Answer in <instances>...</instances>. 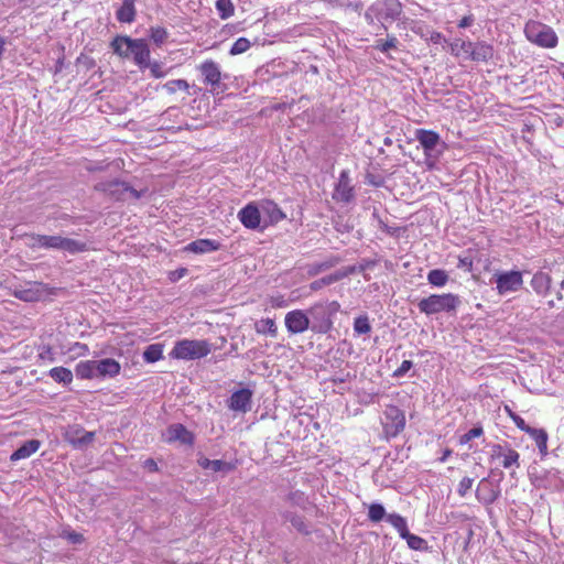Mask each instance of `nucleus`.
Masks as SVG:
<instances>
[{
  "mask_svg": "<svg viewBox=\"0 0 564 564\" xmlns=\"http://www.w3.org/2000/svg\"><path fill=\"white\" fill-rule=\"evenodd\" d=\"M382 425L386 434L390 437L399 435L405 426L404 412L397 405H387L383 412Z\"/></svg>",
  "mask_w": 564,
  "mask_h": 564,
  "instance_id": "obj_9",
  "label": "nucleus"
},
{
  "mask_svg": "<svg viewBox=\"0 0 564 564\" xmlns=\"http://www.w3.org/2000/svg\"><path fill=\"white\" fill-rule=\"evenodd\" d=\"M494 57V47L485 42H477L471 51V59L475 62H488Z\"/></svg>",
  "mask_w": 564,
  "mask_h": 564,
  "instance_id": "obj_30",
  "label": "nucleus"
},
{
  "mask_svg": "<svg viewBox=\"0 0 564 564\" xmlns=\"http://www.w3.org/2000/svg\"><path fill=\"white\" fill-rule=\"evenodd\" d=\"M260 208L262 214L268 217L270 224H278L286 217L282 209L273 200H262L260 203Z\"/></svg>",
  "mask_w": 564,
  "mask_h": 564,
  "instance_id": "obj_24",
  "label": "nucleus"
},
{
  "mask_svg": "<svg viewBox=\"0 0 564 564\" xmlns=\"http://www.w3.org/2000/svg\"><path fill=\"white\" fill-rule=\"evenodd\" d=\"M412 367H413V362L411 360H403L401 366L394 370L393 377H395V378L403 377Z\"/></svg>",
  "mask_w": 564,
  "mask_h": 564,
  "instance_id": "obj_56",
  "label": "nucleus"
},
{
  "mask_svg": "<svg viewBox=\"0 0 564 564\" xmlns=\"http://www.w3.org/2000/svg\"><path fill=\"white\" fill-rule=\"evenodd\" d=\"M132 40L133 39L128 35H117L111 41L110 47L112 52L121 58H130L129 42H132Z\"/></svg>",
  "mask_w": 564,
  "mask_h": 564,
  "instance_id": "obj_27",
  "label": "nucleus"
},
{
  "mask_svg": "<svg viewBox=\"0 0 564 564\" xmlns=\"http://www.w3.org/2000/svg\"><path fill=\"white\" fill-rule=\"evenodd\" d=\"M505 411L508 413V415L511 417V420L513 421L518 429H520L523 432L528 431L529 425L520 415L514 413L508 405L505 406Z\"/></svg>",
  "mask_w": 564,
  "mask_h": 564,
  "instance_id": "obj_52",
  "label": "nucleus"
},
{
  "mask_svg": "<svg viewBox=\"0 0 564 564\" xmlns=\"http://www.w3.org/2000/svg\"><path fill=\"white\" fill-rule=\"evenodd\" d=\"M415 138L423 147L426 154L432 152L441 141L438 133L425 129H417L415 131Z\"/></svg>",
  "mask_w": 564,
  "mask_h": 564,
  "instance_id": "obj_22",
  "label": "nucleus"
},
{
  "mask_svg": "<svg viewBox=\"0 0 564 564\" xmlns=\"http://www.w3.org/2000/svg\"><path fill=\"white\" fill-rule=\"evenodd\" d=\"M482 433H484L482 426L476 425L473 429H470L467 433H465L464 435L460 436L459 443L462 445L467 444L473 438L481 436Z\"/></svg>",
  "mask_w": 564,
  "mask_h": 564,
  "instance_id": "obj_51",
  "label": "nucleus"
},
{
  "mask_svg": "<svg viewBox=\"0 0 564 564\" xmlns=\"http://www.w3.org/2000/svg\"><path fill=\"white\" fill-rule=\"evenodd\" d=\"M186 273H187V269L180 268L175 271L170 272L169 279L172 282H175V281L180 280L181 278H183Z\"/></svg>",
  "mask_w": 564,
  "mask_h": 564,
  "instance_id": "obj_58",
  "label": "nucleus"
},
{
  "mask_svg": "<svg viewBox=\"0 0 564 564\" xmlns=\"http://www.w3.org/2000/svg\"><path fill=\"white\" fill-rule=\"evenodd\" d=\"M502 456H503L502 466L505 468H510L512 465H516L517 467H519L520 455L517 451L509 447Z\"/></svg>",
  "mask_w": 564,
  "mask_h": 564,
  "instance_id": "obj_47",
  "label": "nucleus"
},
{
  "mask_svg": "<svg viewBox=\"0 0 564 564\" xmlns=\"http://www.w3.org/2000/svg\"><path fill=\"white\" fill-rule=\"evenodd\" d=\"M397 42H398L397 39L394 36H391V37H389L384 42L378 41L377 45H376V48L379 50L382 53H386V52H388L391 48H395L397 47Z\"/></svg>",
  "mask_w": 564,
  "mask_h": 564,
  "instance_id": "obj_54",
  "label": "nucleus"
},
{
  "mask_svg": "<svg viewBox=\"0 0 564 564\" xmlns=\"http://www.w3.org/2000/svg\"><path fill=\"white\" fill-rule=\"evenodd\" d=\"M261 208L250 203L238 213L241 224L248 229H257L261 221Z\"/></svg>",
  "mask_w": 564,
  "mask_h": 564,
  "instance_id": "obj_17",
  "label": "nucleus"
},
{
  "mask_svg": "<svg viewBox=\"0 0 564 564\" xmlns=\"http://www.w3.org/2000/svg\"><path fill=\"white\" fill-rule=\"evenodd\" d=\"M427 281L434 286H444L448 281V274L445 270L433 269L427 273Z\"/></svg>",
  "mask_w": 564,
  "mask_h": 564,
  "instance_id": "obj_38",
  "label": "nucleus"
},
{
  "mask_svg": "<svg viewBox=\"0 0 564 564\" xmlns=\"http://www.w3.org/2000/svg\"><path fill=\"white\" fill-rule=\"evenodd\" d=\"M96 378H113L120 373V364L112 359L106 358L101 360H95Z\"/></svg>",
  "mask_w": 564,
  "mask_h": 564,
  "instance_id": "obj_18",
  "label": "nucleus"
},
{
  "mask_svg": "<svg viewBox=\"0 0 564 564\" xmlns=\"http://www.w3.org/2000/svg\"><path fill=\"white\" fill-rule=\"evenodd\" d=\"M64 437L74 448L84 449L94 442L95 432H87L80 426H72L66 431Z\"/></svg>",
  "mask_w": 564,
  "mask_h": 564,
  "instance_id": "obj_13",
  "label": "nucleus"
},
{
  "mask_svg": "<svg viewBox=\"0 0 564 564\" xmlns=\"http://www.w3.org/2000/svg\"><path fill=\"white\" fill-rule=\"evenodd\" d=\"M345 276H347V273L335 272L333 274H329V275L323 276L322 279L313 281L310 284V289L312 291H318L322 288H324L325 285H330V284L341 280Z\"/></svg>",
  "mask_w": 564,
  "mask_h": 564,
  "instance_id": "obj_35",
  "label": "nucleus"
},
{
  "mask_svg": "<svg viewBox=\"0 0 564 564\" xmlns=\"http://www.w3.org/2000/svg\"><path fill=\"white\" fill-rule=\"evenodd\" d=\"M503 454H505L503 447L500 444H494L491 446V458L492 459L501 457Z\"/></svg>",
  "mask_w": 564,
  "mask_h": 564,
  "instance_id": "obj_60",
  "label": "nucleus"
},
{
  "mask_svg": "<svg viewBox=\"0 0 564 564\" xmlns=\"http://www.w3.org/2000/svg\"><path fill=\"white\" fill-rule=\"evenodd\" d=\"M386 519L393 528L397 529L402 539L410 533L405 519L400 514L391 513L388 514Z\"/></svg>",
  "mask_w": 564,
  "mask_h": 564,
  "instance_id": "obj_36",
  "label": "nucleus"
},
{
  "mask_svg": "<svg viewBox=\"0 0 564 564\" xmlns=\"http://www.w3.org/2000/svg\"><path fill=\"white\" fill-rule=\"evenodd\" d=\"M63 538H65L68 542L73 544H80L84 542L83 534L75 532V531H67L62 534Z\"/></svg>",
  "mask_w": 564,
  "mask_h": 564,
  "instance_id": "obj_55",
  "label": "nucleus"
},
{
  "mask_svg": "<svg viewBox=\"0 0 564 564\" xmlns=\"http://www.w3.org/2000/svg\"><path fill=\"white\" fill-rule=\"evenodd\" d=\"M95 189L107 194L115 200L139 199L141 197L140 192L119 180L99 182L95 185Z\"/></svg>",
  "mask_w": 564,
  "mask_h": 564,
  "instance_id": "obj_7",
  "label": "nucleus"
},
{
  "mask_svg": "<svg viewBox=\"0 0 564 564\" xmlns=\"http://www.w3.org/2000/svg\"><path fill=\"white\" fill-rule=\"evenodd\" d=\"M530 285L539 296L545 297L551 291L552 278L549 273L540 270L533 274Z\"/></svg>",
  "mask_w": 564,
  "mask_h": 564,
  "instance_id": "obj_20",
  "label": "nucleus"
},
{
  "mask_svg": "<svg viewBox=\"0 0 564 564\" xmlns=\"http://www.w3.org/2000/svg\"><path fill=\"white\" fill-rule=\"evenodd\" d=\"M46 292V285L42 282L29 281L24 285L14 286L12 294L24 302H36Z\"/></svg>",
  "mask_w": 564,
  "mask_h": 564,
  "instance_id": "obj_10",
  "label": "nucleus"
},
{
  "mask_svg": "<svg viewBox=\"0 0 564 564\" xmlns=\"http://www.w3.org/2000/svg\"><path fill=\"white\" fill-rule=\"evenodd\" d=\"M207 340L182 339L175 343L170 357L182 360H195L206 357L210 352Z\"/></svg>",
  "mask_w": 564,
  "mask_h": 564,
  "instance_id": "obj_5",
  "label": "nucleus"
},
{
  "mask_svg": "<svg viewBox=\"0 0 564 564\" xmlns=\"http://www.w3.org/2000/svg\"><path fill=\"white\" fill-rule=\"evenodd\" d=\"M28 247L31 249L57 250L68 254H77L88 250L87 242L59 235H26Z\"/></svg>",
  "mask_w": 564,
  "mask_h": 564,
  "instance_id": "obj_1",
  "label": "nucleus"
},
{
  "mask_svg": "<svg viewBox=\"0 0 564 564\" xmlns=\"http://www.w3.org/2000/svg\"><path fill=\"white\" fill-rule=\"evenodd\" d=\"M48 376L57 383L69 384L73 381V372L65 367L52 368Z\"/></svg>",
  "mask_w": 564,
  "mask_h": 564,
  "instance_id": "obj_34",
  "label": "nucleus"
},
{
  "mask_svg": "<svg viewBox=\"0 0 564 564\" xmlns=\"http://www.w3.org/2000/svg\"><path fill=\"white\" fill-rule=\"evenodd\" d=\"M143 467L151 473H155L159 470L158 464L153 458H148L143 463Z\"/></svg>",
  "mask_w": 564,
  "mask_h": 564,
  "instance_id": "obj_59",
  "label": "nucleus"
},
{
  "mask_svg": "<svg viewBox=\"0 0 564 564\" xmlns=\"http://www.w3.org/2000/svg\"><path fill=\"white\" fill-rule=\"evenodd\" d=\"M337 301L317 302L306 312L311 319V330L315 334H327L333 328V316L339 311Z\"/></svg>",
  "mask_w": 564,
  "mask_h": 564,
  "instance_id": "obj_2",
  "label": "nucleus"
},
{
  "mask_svg": "<svg viewBox=\"0 0 564 564\" xmlns=\"http://www.w3.org/2000/svg\"><path fill=\"white\" fill-rule=\"evenodd\" d=\"M135 14L134 0H123L116 12V18L121 23H132L135 20Z\"/></svg>",
  "mask_w": 564,
  "mask_h": 564,
  "instance_id": "obj_29",
  "label": "nucleus"
},
{
  "mask_svg": "<svg viewBox=\"0 0 564 564\" xmlns=\"http://www.w3.org/2000/svg\"><path fill=\"white\" fill-rule=\"evenodd\" d=\"M163 88L166 89L169 94H174L177 90L188 91L189 85L185 79H173L169 80L163 85Z\"/></svg>",
  "mask_w": 564,
  "mask_h": 564,
  "instance_id": "obj_43",
  "label": "nucleus"
},
{
  "mask_svg": "<svg viewBox=\"0 0 564 564\" xmlns=\"http://www.w3.org/2000/svg\"><path fill=\"white\" fill-rule=\"evenodd\" d=\"M457 267L465 268L470 272L473 270V259L470 257H459Z\"/></svg>",
  "mask_w": 564,
  "mask_h": 564,
  "instance_id": "obj_57",
  "label": "nucleus"
},
{
  "mask_svg": "<svg viewBox=\"0 0 564 564\" xmlns=\"http://www.w3.org/2000/svg\"><path fill=\"white\" fill-rule=\"evenodd\" d=\"M41 446V442L39 440H29L24 442L19 448H17L10 456L12 462L25 459L30 457L32 454L37 452Z\"/></svg>",
  "mask_w": 564,
  "mask_h": 564,
  "instance_id": "obj_25",
  "label": "nucleus"
},
{
  "mask_svg": "<svg viewBox=\"0 0 564 564\" xmlns=\"http://www.w3.org/2000/svg\"><path fill=\"white\" fill-rule=\"evenodd\" d=\"M151 33V40L156 44L161 45L163 44L167 39V31L164 28L161 26H152L150 29Z\"/></svg>",
  "mask_w": 564,
  "mask_h": 564,
  "instance_id": "obj_49",
  "label": "nucleus"
},
{
  "mask_svg": "<svg viewBox=\"0 0 564 564\" xmlns=\"http://www.w3.org/2000/svg\"><path fill=\"white\" fill-rule=\"evenodd\" d=\"M169 442L180 441L185 445H193L194 435L183 424H172L167 429Z\"/></svg>",
  "mask_w": 564,
  "mask_h": 564,
  "instance_id": "obj_21",
  "label": "nucleus"
},
{
  "mask_svg": "<svg viewBox=\"0 0 564 564\" xmlns=\"http://www.w3.org/2000/svg\"><path fill=\"white\" fill-rule=\"evenodd\" d=\"M377 264L375 260L370 259H362L357 265H350L346 268V271L344 273L354 274V273H362L367 269H371Z\"/></svg>",
  "mask_w": 564,
  "mask_h": 564,
  "instance_id": "obj_45",
  "label": "nucleus"
},
{
  "mask_svg": "<svg viewBox=\"0 0 564 564\" xmlns=\"http://www.w3.org/2000/svg\"><path fill=\"white\" fill-rule=\"evenodd\" d=\"M488 486H489L488 478H482L477 487V490H476L478 500L481 501L484 505H491L499 497V491L489 489Z\"/></svg>",
  "mask_w": 564,
  "mask_h": 564,
  "instance_id": "obj_26",
  "label": "nucleus"
},
{
  "mask_svg": "<svg viewBox=\"0 0 564 564\" xmlns=\"http://www.w3.org/2000/svg\"><path fill=\"white\" fill-rule=\"evenodd\" d=\"M402 12V4L399 0H378L372 3L365 12V19L369 24L380 22L382 28L384 21L397 20Z\"/></svg>",
  "mask_w": 564,
  "mask_h": 564,
  "instance_id": "obj_4",
  "label": "nucleus"
},
{
  "mask_svg": "<svg viewBox=\"0 0 564 564\" xmlns=\"http://www.w3.org/2000/svg\"><path fill=\"white\" fill-rule=\"evenodd\" d=\"M338 263V258L332 257L323 262L312 263L307 267V273L310 275H317L318 273L326 271Z\"/></svg>",
  "mask_w": 564,
  "mask_h": 564,
  "instance_id": "obj_37",
  "label": "nucleus"
},
{
  "mask_svg": "<svg viewBox=\"0 0 564 564\" xmlns=\"http://www.w3.org/2000/svg\"><path fill=\"white\" fill-rule=\"evenodd\" d=\"M386 517V509L381 503H371L368 510V518L371 522H380Z\"/></svg>",
  "mask_w": 564,
  "mask_h": 564,
  "instance_id": "obj_44",
  "label": "nucleus"
},
{
  "mask_svg": "<svg viewBox=\"0 0 564 564\" xmlns=\"http://www.w3.org/2000/svg\"><path fill=\"white\" fill-rule=\"evenodd\" d=\"M254 330L258 334L276 337L278 327L273 318H262L254 323Z\"/></svg>",
  "mask_w": 564,
  "mask_h": 564,
  "instance_id": "obj_31",
  "label": "nucleus"
},
{
  "mask_svg": "<svg viewBox=\"0 0 564 564\" xmlns=\"http://www.w3.org/2000/svg\"><path fill=\"white\" fill-rule=\"evenodd\" d=\"M210 469L215 473L228 474L236 469V465L221 459H213Z\"/></svg>",
  "mask_w": 564,
  "mask_h": 564,
  "instance_id": "obj_46",
  "label": "nucleus"
},
{
  "mask_svg": "<svg viewBox=\"0 0 564 564\" xmlns=\"http://www.w3.org/2000/svg\"><path fill=\"white\" fill-rule=\"evenodd\" d=\"M216 9L219 13V17L224 20L230 18L235 11V7L231 0H217Z\"/></svg>",
  "mask_w": 564,
  "mask_h": 564,
  "instance_id": "obj_42",
  "label": "nucleus"
},
{
  "mask_svg": "<svg viewBox=\"0 0 564 564\" xmlns=\"http://www.w3.org/2000/svg\"><path fill=\"white\" fill-rule=\"evenodd\" d=\"M147 68L150 69V73L154 78H162L167 74V70L164 69L163 63L159 61H149V65Z\"/></svg>",
  "mask_w": 564,
  "mask_h": 564,
  "instance_id": "obj_50",
  "label": "nucleus"
},
{
  "mask_svg": "<svg viewBox=\"0 0 564 564\" xmlns=\"http://www.w3.org/2000/svg\"><path fill=\"white\" fill-rule=\"evenodd\" d=\"M284 324L290 334H302L311 329V319L307 312L293 310L285 314Z\"/></svg>",
  "mask_w": 564,
  "mask_h": 564,
  "instance_id": "obj_11",
  "label": "nucleus"
},
{
  "mask_svg": "<svg viewBox=\"0 0 564 564\" xmlns=\"http://www.w3.org/2000/svg\"><path fill=\"white\" fill-rule=\"evenodd\" d=\"M163 348L160 344H152L147 347V349L143 352V359L147 362H155L160 360L163 357Z\"/></svg>",
  "mask_w": 564,
  "mask_h": 564,
  "instance_id": "obj_39",
  "label": "nucleus"
},
{
  "mask_svg": "<svg viewBox=\"0 0 564 564\" xmlns=\"http://www.w3.org/2000/svg\"><path fill=\"white\" fill-rule=\"evenodd\" d=\"M280 516L284 522H290L299 533L303 535L312 533L311 525L303 516L291 510H284L280 512Z\"/></svg>",
  "mask_w": 564,
  "mask_h": 564,
  "instance_id": "obj_19",
  "label": "nucleus"
},
{
  "mask_svg": "<svg viewBox=\"0 0 564 564\" xmlns=\"http://www.w3.org/2000/svg\"><path fill=\"white\" fill-rule=\"evenodd\" d=\"M221 248V243L214 239H197L188 243L185 250L194 253H208L217 251Z\"/></svg>",
  "mask_w": 564,
  "mask_h": 564,
  "instance_id": "obj_23",
  "label": "nucleus"
},
{
  "mask_svg": "<svg viewBox=\"0 0 564 564\" xmlns=\"http://www.w3.org/2000/svg\"><path fill=\"white\" fill-rule=\"evenodd\" d=\"M129 45L130 58L140 69L147 68L150 61V48L147 41L144 39H133L132 42H129Z\"/></svg>",
  "mask_w": 564,
  "mask_h": 564,
  "instance_id": "obj_14",
  "label": "nucleus"
},
{
  "mask_svg": "<svg viewBox=\"0 0 564 564\" xmlns=\"http://www.w3.org/2000/svg\"><path fill=\"white\" fill-rule=\"evenodd\" d=\"M404 540L408 543V546L415 551H425L429 549L427 542L419 535L409 533L404 536Z\"/></svg>",
  "mask_w": 564,
  "mask_h": 564,
  "instance_id": "obj_41",
  "label": "nucleus"
},
{
  "mask_svg": "<svg viewBox=\"0 0 564 564\" xmlns=\"http://www.w3.org/2000/svg\"><path fill=\"white\" fill-rule=\"evenodd\" d=\"M271 304L273 307H285L288 305L283 296L272 297Z\"/></svg>",
  "mask_w": 564,
  "mask_h": 564,
  "instance_id": "obj_62",
  "label": "nucleus"
},
{
  "mask_svg": "<svg viewBox=\"0 0 564 564\" xmlns=\"http://www.w3.org/2000/svg\"><path fill=\"white\" fill-rule=\"evenodd\" d=\"M63 67H64V55H62V56L57 59V62H56V65H55V74H57V73L62 72Z\"/></svg>",
  "mask_w": 564,
  "mask_h": 564,
  "instance_id": "obj_64",
  "label": "nucleus"
},
{
  "mask_svg": "<svg viewBox=\"0 0 564 564\" xmlns=\"http://www.w3.org/2000/svg\"><path fill=\"white\" fill-rule=\"evenodd\" d=\"M212 459H208L206 457H202L198 459V465L203 468V469H210L212 467Z\"/></svg>",
  "mask_w": 564,
  "mask_h": 564,
  "instance_id": "obj_63",
  "label": "nucleus"
},
{
  "mask_svg": "<svg viewBox=\"0 0 564 564\" xmlns=\"http://www.w3.org/2000/svg\"><path fill=\"white\" fill-rule=\"evenodd\" d=\"M250 41L246 37H239L232 44L229 54L230 55H238L247 52L250 47Z\"/></svg>",
  "mask_w": 564,
  "mask_h": 564,
  "instance_id": "obj_48",
  "label": "nucleus"
},
{
  "mask_svg": "<svg viewBox=\"0 0 564 564\" xmlns=\"http://www.w3.org/2000/svg\"><path fill=\"white\" fill-rule=\"evenodd\" d=\"M354 330L358 335H368L371 332V325L367 315H360L355 318Z\"/></svg>",
  "mask_w": 564,
  "mask_h": 564,
  "instance_id": "obj_40",
  "label": "nucleus"
},
{
  "mask_svg": "<svg viewBox=\"0 0 564 564\" xmlns=\"http://www.w3.org/2000/svg\"><path fill=\"white\" fill-rule=\"evenodd\" d=\"M496 284L499 294L516 292L522 288V273L520 271H509L497 274Z\"/></svg>",
  "mask_w": 564,
  "mask_h": 564,
  "instance_id": "obj_12",
  "label": "nucleus"
},
{
  "mask_svg": "<svg viewBox=\"0 0 564 564\" xmlns=\"http://www.w3.org/2000/svg\"><path fill=\"white\" fill-rule=\"evenodd\" d=\"M284 501L288 502L291 507H297L303 511L307 510L308 507L312 505L308 496L301 490L290 491L285 496Z\"/></svg>",
  "mask_w": 564,
  "mask_h": 564,
  "instance_id": "obj_28",
  "label": "nucleus"
},
{
  "mask_svg": "<svg viewBox=\"0 0 564 564\" xmlns=\"http://www.w3.org/2000/svg\"><path fill=\"white\" fill-rule=\"evenodd\" d=\"M333 198L343 203H350L355 198L354 186L347 171L340 173Z\"/></svg>",
  "mask_w": 564,
  "mask_h": 564,
  "instance_id": "obj_15",
  "label": "nucleus"
},
{
  "mask_svg": "<svg viewBox=\"0 0 564 564\" xmlns=\"http://www.w3.org/2000/svg\"><path fill=\"white\" fill-rule=\"evenodd\" d=\"M476 47V43L474 42H463L462 50L464 53H466L469 58L471 59V51Z\"/></svg>",
  "mask_w": 564,
  "mask_h": 564,
  "instance_id": "obj_61",
  "label": "nucleus"
},
{
  "mask_svg": "<svg viewBox=\"0 0 564 564\" xmlns=\"http://www.w3.org/2000/svg\"><path fill=\"white\" fill-rule=\"evenodd\" d=\"M524 33L528 40L541 47L552 48L557 45V35L553 29L538 21L525 24Z\"/></svg>",
  "mask_w": 564,
  "mask_h": 564,
  "instance_id": "obj_6",
  "label": "nucleus"
},
{
  "mask_svg": "<svg viewBox=\"0 0 564 564\" xmlns=\"http://www.w3.org/2000/svg\"><path fill=\"white\" fill-rule=\"evenodd\" d=\"M76 376L80 379L96 378L95 360L79 361L75 368Z\"/></svg>",
  "mask_w": 564,
  "mask_h": 564,
  "instance_id": "obj_33",
  "label": "nucleus"
},
{
  "mask_svg": "<svg viewBox=\"0 0 564 564\" xmlns=\"http://www.w3.org/2000/svg\"><path fill=\"white\" fill-rule=\"evenodd\" d=\"M228 402L230 410L246 413L251 409L252 391L248 388L237 390L231 394Z\"/></svg>",
  "mask_w": 564,
  "mask_h": 564,
  "instance_id": "obj_16",
  "label": "nucleus"
},
{
  "mask_svg": "<svg viewBox=\"0 0 564 564\" xmlns=\"http://www.w3.org/2000/svg\"><path fill=\"white\" fill-rule=\"evenodd\" d=\"M197 69L203 77V83L210 86L212 93L219 94L227 89V85L221 84V79L228 76L221 74L220 67L215 61L207 59L203 62Z\"/></svg>",
  "mask_w": 564,
  "mask_h": 564,
  "instance_id": "obj_8",
  "label": "nucleus"
},
{
  "mask_svg": "<svg viewBox=\"0 0 564 564\" xmlns=\"http://www.w3.org/2000/svg\"><path fill=\"white\" fill-rule=\"evenodd\" d=\"M474 484V479L469 477H464L458 485L457 494L460 497H465L467 492L470 490L471 486Z\"/></svg>",
  "mask_w": 564,
  "mask_h": 564,
  "instance_id": "obj_53",
  "label": "nucleus"
},
{
  "mask_svg": "<svg viewBox=\"0 0 564 564\" xmlns=\"http://www.w3.org/2000/svg\"><path fill=\"white\" fill-rule=\"evenodd\" d=\"M524 432L534 438L540 453L545 455L547 453V433L542 429H534L531 426H529L528 431Z\"/></svg>",
  "mask_w": 564,
  "mask_h": 564,
  "instance_id": "obj_32",
  "label": "nucleus"
},
{
  "mask_svg": "<svg viewBox=\"0 0 564 564\" xmlns=\"http://www.w3.org/2000/svg\"><path fill=\"white\" fill-rule=\"evenodd\" d=\"M462 301L458 295L453 293L432 294L417 302V308L426 315L438 313H452L460 305Z\"/></svg>",
  "mask_w": 564,
  "mask_h": 564,
  "instance_id": "obj_3",
  "label": "nucleus"
}]
</instances>
